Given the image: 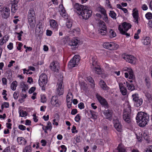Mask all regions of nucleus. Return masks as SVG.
<instances>
[{
    "mask_svg": "<svg viewBox=\"0 0 152 152\" xmlns=\"http://www.w3.org/2000/svg\"><path fill=\"white\" fill-rule=\"evenodd\" d=\"M74 8L76 10L77 13L81 16L83 19L87 20L91 16L92 11L88 9L87 6L77 3L75 5Z\"/></svg>",
    "mask_w": 152,
    "mask_h": 152,
    "instance_id": "f257e3e1",
    "label": "nucleus"
},
{
    "mask_svg": "<svg viewBox=\"0 0 152 152\" xmlns=\"http://www.w3.org/2000/svg\"><path fill=\"white\" fill-rule=\"evenodd\" d=\"M139 126L142 127L145 126L149 121V115L147 113L140 112L137 113L136 118Z\"/></svg>",
    "mask_w": 152,
    "mask_h": 152,
    "instance_id": "f03ea898",
    "label": "nucleus"
},
{
    "mask_svg": "<svg viewBox=\"0 0 152 152\" xmlns=\"http://www.w3.org/2000/svg\"><path fill=\"white\" fill-rule=\"evenodd\" d=\"M48 81L47 75L45 73H42L40 76L39 79V86L42 87V89L45 91V86Z\"/></svg>",
    "mask_w": 152,
    "mask_h": 152,
    "instance_id": "7ed1b4c3",
    "label": "nucleus"
},
{
    "mask_svg": "<svg viewBox=\"0 0 152 152\" xmlns=\"http://www.w3.org/2000/svg\"><path fill=\"white\" fill-rule=\"evenodd\" d=\"M92 62L91 68L92 70L95 72V73L98 75H101L103 71L101 68L98 66L96 63V61L93 60V58H92Z\"/></svg>",
    "mask_w": 152,
    "mask_h": 152,
    "instance_id": "20e7f679",
    "label": "nucleus"
},
{
    "mask_svg": "<svg viewBox=\"0 0 152 152\" xmlns=\"http://www.w3.org/2000/svg\"><path fill=\"white\" fill-rule=\"evenodd\" d=\"M104 48L110 50H114L117 49L118 45L117 44L113 42H105L103 44Z\"/></svg>",
    "mask_w": 152,
    "mask_h": 152,
    "instance_id": "39448f33",
    "label": "nucleus"
},
{
    "mask_svg": "<svg viewBox=\"0 0 152 152\" xmlns=\"http://www.w3.org/2000/svg\"><path fill=\"white\" fill-rule=\"evenodd\" d=\"M80 60V56L78 55H75L72 59L70 60L68 64V66L70 68L75 67L77 65V63Z\"/></svg>",
    "mask_w": 152,
    "mask_h": 152,
    "instance_id": "423d86ee",
    "label": "nucleus"
},
{
    "mask_svg": "<svg viewBox=\"0 0 152 152\" xmlns=\"http://www.w3.org/2000/svg\"><path fill=\"white\" fill-rule=\"evenodd\" d=\"M63 80H61L58 83V86L56 90V95L57 96H60L63 94L64 93V86H63Z\"/></svg>",
    "mask_w": 152,
    "mask_h": 152,
    "instance_id": "0eeeda50",
    "label": "nucleus"
},
{
    "mask_svg": "<svg viewBox=\"0 0 152 152\" xmlns=\"http://www.w3.org/2000/svg\"><path fill=\"white\" fill-rule=\"evenodd\" d=\"M138 94H134L132 95L133 100L135 102L134 105L137 107L140 106L142 104V100L141 99H139Z\"/></svg>",
    "mask_w": 152,
    "mask_h": 152,
    "instance_id": "6e6552de",
    "label": "nucleus"
},
{
    "mask_svg": "<svg viewBox=\"0 0 152 152\" xmlns=\"http://www.w3.org/2000/svg\"><path fill=\"white\" fill-rule=\"evenodd\" d=\"M131 113L129 111H126L123 113V115L124 120L128 123H129L131 121Z\"/></svg>",
    "mask_w": 152,
    "mask_h": 152,
    "instance_id": "1a4fd4ad",
    "label": "nucleus"
},
{
    "mask_svg": "<svg viewBox=\"0 0 152 152\" xmlns=\"http://www.w3.org/2000/svg\"><path fill=\"white\" fill-rule=\"evenodd\" d=\"M51 103L53 106L56 107H59L61 104V102L58 101L57 96H52L51 100Z\"/></svg>",
    "mask_w": 152,
    "mask_h": 152,
    "instance_id": "9d476101",
    "label": "nucleus"
},
{
    "mask_svg": "<svg viewBox=\"0 0 152 152\" xmlns=\"http://www.w3.org/2000/svg\"><path fill=\"white\" fill-rule=\"evenodd\" d=\"M123 58L126 61L132 64L135 63L136 58L134 56L130 55H126L123 57Z\"/></svg>",
    "mask_w": 152,
    "mask_h": 152,
    "instance_id": "9b49d317",
    "label": "nucleus"
},
{
    "mask_svg": "<svg viewBox=\"0 0 152 152\" xmlns=\"http://www.w3.org/2000/svg\"><path fill=\"white\" fill-rule=\"evenodd\" d=\"M50 68L54 72H57L59 68V63L56 61H53L50 64Z\"/></svg>",
    "mask_w": 152,
    "mask_h": 152,
    "instance_id": "f8f14e48",
    "label": "nucleus"
},
{
    "mask_svg": "<svg viewBox=\"0 0 152 152\" xmlns=\"http://www.w3.org/2000/svg\"><path fill=\"white\" fill-rule=\"evenodd\" d=\"M96 97L100 103L102 105H103L105 107L108 108V104L104 98L98 95H96Z\"/></svg>",
    "mask_w": 152,
    "mask_h": 152,
    "instance_id": "ddd939ff",
    "label": "nucleus"
},
{
    "mask_svg": "<svg viewBox=\"0 0 152 152\" xmlns=\"http://www.w3.org/2000/svg\"><path fill=\"white\" fill-rule=\"evenodd\" d=\"M3 13H2V17L4 18H7L9 16L10 10V9L7 7H3L2 9Z\"/></svg>",
    "mask_w": 152,
    "mask_h": 152,
    "instance_id": "4468645a",
    "label": "nucleus"
},
{
    "mask_svg": "<svg viewBox=\"0 0 152 152\" xmlns=\"http://www.w3.org/2000/svg\"><path fill=\"white\" fill-rule=\"evenodd\" d=\"M113 112L112 110H104V111L103 114L106 118L111 119L112 118V115Z\"/></svg>",
    "mask_w": 152,
    "mask_h": 152,
    "instance_id": "2eb2a0df",
    "label": "nucleus"
},
{
    "mask_svg": "<svg viewBox=\"0 0 152 152\" xmlns=\"http://www.w3.org/2000/svg\"><path fill=\"white\" fill-rule=\"evenodd\" d=\"M42 26L41 23H39L36 26L35 32L37 34H41L42 33Z\"/></svg>",
    "mask_w": 152,
    "mask_h": 152,
    "instance_id": "dca6fc26",
    "label": "nucleus"
},
{
    "mask_svg": "<svg viewBox=\"0 0 152 152\" xmlns=\"http://www.w3.org/2000/svg\"><path fill=\"white\" fill-rule=\"evenodd\" d=\"M142 42L144 45H147L150 44L151 42V39L149 37H144L142 40Z\"/></svg>",
    "mask_w": 152,
    "mask_h": 152,
    "instance_id": "f3484780",
    "label": "nucleus"
},
{
    "mask_svg": "<svg viewBox=\"0 0 152 152\" xmlns=\"http://www.w3.org/2000/svg\"><path fill=\"white\" fill-rule=\"evenodd\" d=\"M119 86L120 91L122 94L123 95H126L127 94V90L126 88L123 86V84L122 83H119Z\"/></svg>",
    "mask_w": 152,
    "mask_h": 152,
    "instance_id": "a211bd4d",
    "label": "nucleus"
},
{
    "mask_svg": "<svg viewBox=\"0 0 152 152\" xmlns=\"http://www.w3.org/2000/svg\"><path fill=\"white\" fill-rule=\"evenodd\" d=\"M133 16L134 20V22L137 23H138V11L135 9L133 11Z\"/></svg>",
    "mask_w": 152,
    "mask_h": 152,
    "instance_id": "6ab92c4d",
    "label": "nucleus"
},
{
    "mask_svg": "<svg viewBox=\"0 0 152 152\" xmlns=\"http://www.w3.org/2000/svg\"><path fill=\"white\" fill-rule=\"evenodd\" d=\"M28 89V85H25V86L23 87L22 89V92L20 94L21 96L23 97H24V98H26L27 96L26 94V91Z\"/></svg>",
    "mask_w": 152,
    "mask_h": 152,
    "instance_id": "aec40b11",
    "label": "nucleus"
},
{
    "mask_svg": "<svg viewBox=\"0 0 152 152\" xmlns=\"http://www.w3.org/2000/svg\"><path fill=\"white\" fill-rule=\"evenodd\" d=\"M28 17V21L31 28H34L35 26V17Z\"/></svg>",
    "mask_w": 152,
    "mask_h": 152,
    "instance_id": "412c9836",
    "label": "nucleus"
},
{
    "mask_svg": "<svg viewBox=\"0 0 152 152\" xmlns=\"http://www.w3.org/2000/svg\"><path fill=\"white\" fill-rule=\"evenodd\" d=\"M122 26L124 28V31H127L131 27V25L129 23H127L126 22H124L122 23Z\"/></svg>",
    "mask_w": 152,
    "mask_h": 152,
    "instance_id": "4be33fe9",
    "label": "nucleus"
},
{
    "mask_svg": "<svg viewBox=\"0 0 152 152\" xmlns=\"http://www.w3.org/2000/svg\"><path fill=\"white\" fill-rule=\"evenodd\" d=\"M6 75L7 77V79L10 82H12L13 80L12 78V74L10 69H9L6 71Z\"/></svg>",
    "mask_w": 152,
    "mask_h": 152,
    "instance_id": "5701e85b",
    "label": "nucleus"
},
{
    "mask_svg": "<svg viewBox=\"0 0 152 152\" xmlns=\"http://www.w3.org/2000/svg\"><path fill=\"white\" fill-rule=\"evenodd\" d=\"M99 84L100 86L104 90H108V87L107 86L103 80H101L99 82Z\"/></svg>",
    "mask_w": 152,
    "mask_h": 152,
    "instance_id": "b1692460",
    "label": "nucleus"
},
{
    "mask_svg": "<svg viewBox=\"0 0 152 152\" xmlns=\"http://www.w3.org/2000/svg\"><path fill=\"white\" fill-rule=\"evenodd\" d=\"M17 141L19 144L20 145L22 144L25 145L27 142L26 140L22 137H18L17 139Z\"/></svg>",
    "mask_w": 152,
    "mask_h": 152,
    "instance_id": "393cba45",
    "label": "nucleus"
},
{
    "mask_svg": "<svg viewBox=\"0 0 152 152\" xmlns=\"http://www.w3.org/2000/svg\"><path fill=\"white\" fill-rule=\"evenodd\" d=\"M50 26L53 29H57L58 25L55 20H52L50 21Z\"/></svg>",
    "mask_w": 152,
    "mask_h": 152,
    "instance_id": "a878e982",
    "label": "nucleus"
},
{
    "mask_svg": "<svg viewBox=\"0 0 152 152\" xmlns=\"http://www.w3.org/2000/svg\"><path fill=\"white\" fill-rule=\"evenodd\" d=\"M125 71L127 70L129 73V78L130 79H133L134 78V76L132 70L131 69L127 68L126 69H125Z\"/></svg>",
    "mask_w": 152,
    "mask_h": 152,
    "instance_id": "bb28decb",
    "label": "nucleus"
},
{
    "mask_svg": "<svg viewBox=\"0 0 152 152\" xmlns=\"http://www.w3.org/2000/svg\"><path fill=\"white\" fill-rule=\"evenodd\" d=\"M118 29L120 33L122 34L125 35L127 37H129L130 35V34L126 32V31H124L123 28H121V26L119 25L118 26Z\"/></svg>",
    "mask_w": 152,
    "mask_h": 152,
    "instance_id": "cd10ccee",
    "label": "nucleus"
},
{
    "mask_svg": "<svg viewBox=\"0 0 152 152\" xmlns=\"http://www.w3.org/2000/svg\"><path fill=\"white\" fill-rule=\"evenodd\" d=\"M79 41L76 39H72L71 42L69 43V45L71 46H76L79 42Z\"/></svg>",
    "mask_w": 152,
    "mask_h": 152,
    "instance_id": "c85d7f7f",
    "label": "nucleus"
},
{
    "mask_svg": "<svg viewBox=\"0 0 152 152\" xmlns=\"http://www.w3.org/2000/svg\"><path fill=\"white\" fill-rule=\"evenodd\" d=\"M126 82V86L128 88V90L132 91L134 89V86L132 84H129L127 82Z\"/></svg>",
    "mask_w": 152,
    "mask_h": 152,
    "instance_id": "c756f323",
    "label": "nucleus"
},
{
    "mask_svg": "<svg viewBox=\"0 0 152 152\" xmlns=\"http://www.w3.org/2000/svg\"><path fill=\"white\" fill-rule=\"evenodd\" d=\"M35 12L33 9H31L29 11L28 17H35Z\"/></svg>",
    "mask_w": 152,
    "mask_h": 152,
    "instance_id": "7c9ffc66",
    "label": "nucleus"
},
{
    "mask_svg": "<svg viewBox=\"0 0 152 152\" xmlns=\"http://www.w3.org/2000/svg\"><path fill=\"white\" fill-rule=\"evenodd\" d=\"M114 126L118 131L121 132V125L120 123H115L114 124Z\"/></svg>",
    "mask_w": 152,
    "mask_h": 152,
    "instance_id": "2f4dec72",
    "label": "nucleus"
},
{
    "mask_svg": "<svg viewBox=\"0 0 152 152\" xmlns=\"http://www.w3.org/2000/svg\"><path fill=\"white\" fill-rule=\"evenodd\" d=\"M73 95L71 93H69L66 96L67 102H72Z\"/></svg>",
    "mask_w": 152,
    "mask_h": 152,
    "instance_id": "473e14b6",
    "label": "nucleus"
},
{
    "mask_svg": "<svg viewBox=\"0 0 152 152\" xmlns=\"http://www.w3.org/2000/svg\"><path fill=\"white\" fill-rule=\"evenodd\" d=\"M99 23V26L101 28L107 29L105 23L102 21L100 20Z\"/></svg>",
    "mask_w": 152,
    "mask_h": 152,
    "instance_id": "72a5a7b5",
    "label": "nucleus"
},
{
    "mask_svg": "<svg viewBox=\"0 0 152 152\" xmlns=\"http://www.w3.org/2000/svg\"><path fill=\"white\" fill-rule=\"evenodd\" d=\"M118 152H126V149L124 146L119 144L117 148Z\"/></svg>",
    "mask_w": 152,
    "mask_h": 152,
    "instance_id": "f704fd0d",
    "label": "nucleus"
},
{
    "mask_svg": "<svg viewBox=\"0 0 152 152\" xmlns=\"http://www.w3.org/2000/svg\"><path fill=\"white\" fill-rule=\"evenodd\" d=\"M145 85L148 88H149L151 87V83L148 77H146L145 79Z\"/></svg>",
    "mask_w": 152,
    "mask_h": 152,
    "instance_id": "c9c22d12",
    "label": "nucleus"
},
{
    "mask_svg": "<svg viewBox=\"0 0 152 152\" xmlns=\"http://www.w3.org/2000/svg\"><path fill=\"white\" fill-rule=\"evenodd\" d=\"M59 8L61 9L59 10L60 12V14L62 15L64 14L66 12V10L64 9V8L63 5H60L59 6Z\"/></svg>",
    "mask_w": 152,
    "mask_h": 152,
    "instance_id": "e433bc0d",
    "label": "nucleus"
},
{
    "mask_svg": "<svg viewBox=\"0 0 152 152\" xmlns=\"http://www.w3.org/2000/svg\"><path fill=\"white\" fill-rule=\"evenodd\" d=\"M18 7L17 5L15 4H12L11 6V12L13 13H15L17 10H18Z\"/></svg>",
    "mask_w": 152,
    "mask_h": 152,
    "instance_id": "4c0bfd02",
    "label": "nucleus"
},
{
    "mask_svg": "<svg viewBox=\"0 0 152 152\" xmlns=\"http://www.w3.org/2000/svg\"><path fill=\"white\" fill-rule=\"evenodd\" d=\"M92 117L94 119H96L98 118V115L96 114V113L92 110H90L89 111Z\"/></svg>",
    "mask_w": 152,
    "mask_h": 152,
    "instance_id": "58836bf2",
    "label": "nucleus"
},
{
    "mask_svg": "<svg viewBox=\"0 0 152 152\" xmlns=\"http://www.w3.org/2000/svg\"><path fill=\"white\" fill-rule=\"evenodd\" d=\"M17 85V82L16 81H13L12 83L11 86L12 89L13 91L15 90L16 89V87Z\"/></svg>",
    "mask_w": 152,
    "mask_h": 152,
    "instance_id": "ea45409f",
    "label": "nucleus"
},
{
    "mask_svg": "<svg viewBox=\"0 0 152 152\" xmlns=\"http://www.w3.org/2000/svg\"><path fill=\"white\" fill-rule=\"evenodd\" d=\"M19 112L20 117H23L26 116L27 115V113L26 111H23L22 110H20Z\"/></svg>",
    "mask_w": 152,
    "mask_h": 152,
    "instance_id": "a19ab883",
    "label": "nucleus"
},
{
    "mask_svg": "<svg viewBox=\"0 0 152 152\" xmlns=\"http://www.w3.org/2000/svg\"><path fill=\"white\" fill-rule=\"evenodd\" d=\"M99 33L102 35H104L107 32V29L100 28L98 31Z\"/></svg>",
    "mask_w": 152,
    "mask_h": 152,
    "instance_id": "79ce46f5",
    "label": "nucleus"
},
{
    "mask_svg": "<svg viewBox=\"0 0 152 152\" xmlns=\"http://www.w3.org/2000/svg\"><path fill=\"white\" fill-rule=\"evenodd\" d=\"M110 16L114 19H116V13L113 11H111L109 13Z\"/></svg>",
    "mask_w": 152,
    "mask_h": 152,
    "instance_id": "37998d69",
    "label": "nucleus"
},
{
    "mask_svg": "<svg viewBox=\"0 0 152 152\" xmlns=\"http://www.w3.org/2000/svg\"><path fill=\"white\" fill-rule=\"evenodd\" d=\"M31 146L30 145L26 146L25 147L23 152H31Z\"/></svg>",
    "mask_w": 152,
    "mask_h": 152,
    "instance_id": "c03bdc74",
    "label": "nucleus"
},
{
    "mask_svg": "<svg viewBox=\"0 0 152 152\" xmlns=\"http://www.w3.org/2000/svg\"><path fill=\"white\" fill-rule=\"evenodd\" d=\"M110 36L111 37H114L116 36V33L112 29L110 30Z\"/></svg>",
    "mask_w": 152,
    "mask_h": 152,
    "instance_id": "a18cd8bd",
    "label": "nucleus"
},
{
    "mask_svg": "<svg viewBox=\"0 0 152 152\" xmlns=\"http://www.w3.org/2000/svg\"><path fill=\"white\" fill-rule=\"evenodd\" d=\"M145 17L148 20H150L152 18V14L150 12H148L145 15Z\"/></svg>",
    "mask_w": 152,
    "mask_h": 152,
    "instance_id": "49530a36",
    "label": "nucleus"
},
{
    "mask_svg": "<svg viewBox=\"0 0 152 152\" xmlns=\"http://www.w3.org/2000/svg\"><path fill=\"white\" fill-rule=\"evenodd\" d=\"M45 128H46V129H50L51 130L52 128L51 123L50 122H48L47 124V125L45 126Z\"/></svg>",
    "mask_w": 152,
    "mask_h": 152,
    "instance_id": "de8ad7c7",
    "label": "nucleus"
},
{
    "mask_svg": "<svg viewBox=\"0 0 152 152\" xmlns=\"http://www.w3.org/2000/svg\"><path fill=\"white\" fill-rule=\"evenodd\" d=\"M41 102L42 103H44L46 101V97L44 95H41Z\"/></svg>",
    "mask_w": 152,
    "mask_h": 152,
    "instance_id": "09e8293b",
    "label": "nucleus"
},
{
    "mask_svg": "<svg viewBox=\"0 0 152 152\" xmlns=\"http://www.w3.org/2000/svg\"><path fill=\"white\" fill-rule=\"evenodd\" d=\"M6 37V36H5L3 38L0 40V45H2L4 44L7 41V40H6V39H4V38Z\"/></svg>",
    "mask_w": 152,
    "mask_h": 152,
    "instance_id": "8fccbe9b",
    "label": "nucleus"
},
{
    "mask_svg": "<svg viewBox=\"0 0 152 152\" xmlns=\"http://www.w3.org/2000/svg\"><path fill=\"white\" fill-rule=\"evenodd\" d=\"M55 119L53 120V121L55 122V121H58L59 120V117L58 115L57 114H56L54 115Z\"/></svg>",
    "mask_w": 152,
    "mask_h": 152,
    "instance_id": "3c124183",
    "label": "nucleus"
},
{
    "mask_svg": "<svg viewBox=\"0 0 152 152\" xmlns=\"http://www.w3.org/2000/svg\"><path fill=\"white\" fill-rule=\"evenodd\" d=\"M66 25L67 27L68 28H71L72 26V23L70 21H68L66 23Z\"/></svg>",
    "mask_w": 152,
    "mask_h": 152,
    "instance_id": "603ef678",
    "label": "nucleus"
},
{
    "mask_svg": "<svg viewBox=\"0 0 152 152\" xmlns=\"http://www.w3.org/2000/svg\"><path fill=\"white\" fill-rule=\"evenodd\" d=\"M86 79L89 82L92 83H93V82H94V80L90 76L87 77Z\"/></svg>",
    "mask_w": 152,
    "mask_h": 152,
    "instance_id": "864d4df0",
    "label": "nucleus"
},
{
    "mask_svg": "<svg viewBox=\"0 0 152 152\" xmlns=\"http://www.w3.org/2000/svg\"><path fill=\"white\" fill-rule=\"evenodd\" d=\"M75 120L77 122H78L80 119V116L79 115H77L75 118Z\"/></svg>",
    "mask_w": 152,
    "mask_h": 152,
    "instance_id": "5fc2aeb1",
    "label": "nucleus"
},
{
    "mask_svg": "<svg viewBox=\"0 0 152 152\" xmlns=\"http://www.w3.org/2000/svg\"><path fill=\"white\" fill-rule=\"evenodd\" d=\"M145 152H152V145L149 146L145 150Z\"/></svg>",
    "mask_w": 152,
    "mask_h": 152,
    "instance_id": "6e6d98bb",
    "label": "nucleus"
},
{
    "mask_svg": "<svg viewBox=\"0 0 152 152\" xmlns=\"http://www.w3.org/2000/svg\"><path fill=\"white\" fill-rule=\"evenodd\" d=\"M78 107L80 109H83L84 107V104L83 103L81 102L78 104Z\"/></svg>",
    "mask_w": 152,
    "mask_h": 152,
    "instance_id": "4d7b16f0",
    "label": "nucleus"
},
{
    "mask_svg": "<svg viewBox=\"0 0 152 152\" xmlns=\"http://www.w3.org/2000/svg\"><path fill=\"white\" fill-rule=\"evenodd\" d=\"M19 128L21 130H24L26 129V127L22 125H20L18 126Z\"/></svg>",
    "mask_w": 152,
    "mask_h": 152,
    "instance_id": "13d9d810",
    "label": "nucleus"
},
{
    "mask_svg": "<svg viewBox=\"0 0 152 152\" xmlns=\"http://www.w3.org/2000/svg\"><path fill=\"white\" fill-rule=\"evenodd\" d=\"M99 11L102 14H104L106 12V11L102 7H99Z\"/></svg>",
    "mask_w": 152,
    "mask_h": 152,
    "instance_id": "bf43d9fd",
    "label": "nucleus"
},
{
    "mask_svg": "<svg viewBox=\"0 0 152 152\" xmlns=\"http://www.w3.org/2000/svg\"><path fill=\"white\" fill-rule=\"evenodd\" d=\"M35 89H36V88L35 87H32L29 90L28 92L30 94L32 93H33L34 91L35 90Z\"/></svg>",
    "mask_w": 152,
    "mask_h": 152,
    "instance_id": "052dcab7",
    "label": "nucleus"
},
{
    "mask_svg": "<svg viewBox=\"0 0 152 152\" xmlns=\"http://www.w3.org/2000/svg\"><path fill=\"white\" fill-rule=\"evenodd\" d=\"M145 95L146 97L149 100H151L152 99L151 95L149 93H147Z\"/></svg>",
    "mask_w": 152,
    "mask_h": 152,
    "instance_id": "680f3d73",
    "label": "nucleus"
},
{
    "mask_svg": "<svg viewBox=\"0 0 152 152\" xmlns=\"http://www.w3.org/2000/svg\"><path fill=\"white\" fill-rule=\"evenodd\" d=\"M7 47L9 50H12L13 48V43L12 42H10L9 45H7Z\"/></svg>",
    "mask_w": 152,
    "mask_h": 152,
    "instance_id": "e2e57ef3",
    "label": "nucleus"
},
{
    "mask_svg": "<svg viewBox=\"0 0 152 152\" xmlns=\"http://www.w3.org/2000/svg\"><path fill=\"white\" fill-rule=\"evenodd\" d=\"M2 81L3 85H6L7 84V80L6 78L5 77L2 78Z\"/></svg>",
    "mask_w": 152,
    "mask_h": 152,
    "instance_id": "0e129e2a",
    "label": "nucleus"
},
{
    "mask_svg": "<svg viewBox=\"0 0 152 152\" xmlns=\"http://www.w3.org/2000/svg\"><path fill=\"white\" fill-rule=\"evenodd\" d=\"M77 112V110L76 109H74L71 111V114L72 115H75Z\"/></svg>",
    "mask_w": 152,
    "mask_h": 152,
    "instance_id": "69168bd1",
    "label": "nucleus"
},
{
    "mask_svg": "<svg viewBox=\"0 0 152 152\" xmlns=\"http://www.w3.org/2000/svg\"><path fill=\"white\" fill-rule=\"evenodd\" d=\"M23 45L21 43H19L18 46L17 47V49L18 50H20L21 49V47Z\"/></svg>",
    "mask_w": 152,
    "mask_h": 152,
    "instance_id": "338daca9",
    "label": "nucleus"
},
{
    "mask_svg": "<svg viewBox=\"0 0 152 152\" xmlns=\"http://www.w3.org/2000/svg\"><path fill=\"white\" fill-rule=\"evenodd\" d=\"M3 152H10V147H8L6 148L3 151Z\"/></svg>",
    "mask_w": 152,
    "mask_h": 152,
    "instance_id": "774afa93",
    "label": "nucleus"
}]
</instances>
